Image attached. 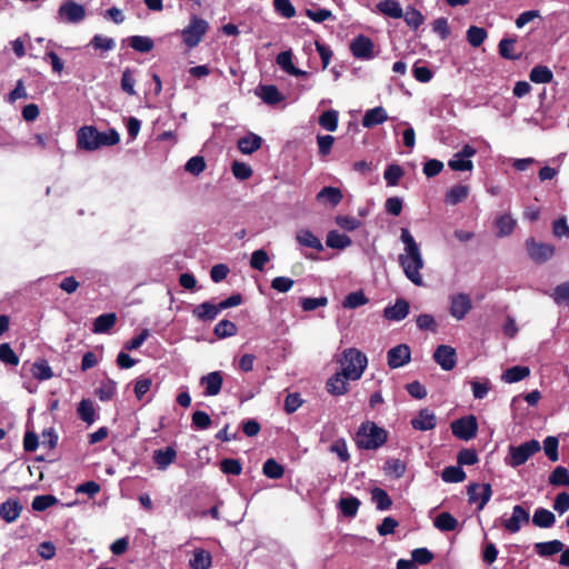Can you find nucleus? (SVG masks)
<instances>
[{"label": "nucleus", "instance_id": "17", "mask_svg": "<svg viewBox=\"0 0 569 569\" xmlns=\"http://www.w3.org/2000/svg\"><path fill=\"white\" fill-rule=\"evenodd\" d=\"M223 378L220 371H212L200 378V385L204 388L203 395L207 397L217 396L222 387Z\"/></svg>", "mask_w": 569, "mask_h": 569}, {"label": "nucleus", "instance_id": "49", "mask_svg": "<svg viewBox=\"0 0 569 569\" xmlns=\"http://www.w3.org/2000/svg\"><path fill=\"white\" fill-rule=\"evenodd\" d=\"M548 481L551 486H569V471L562 466H558L549 475Z\"/></svg>", "mask_w": 569, "mask_h": 569}, {"label": "nucleus", "instance_id": "4", "mask_svg": "<svg viewBox=\"0 0 569 569\" xmlns=\"http://www.w3.org/2000/svg\"><path fill=\"white\" fill-rule=\"evenodd\" d=\"M341 372L349 380H358L365 372L368 360L365 353L356 348L346 349L339 361Z\"/></svg>", "mask_w": 569, "mask_h": 569}, {"label": "nucleus", "instance_id": "25", "mask_svg": "<svg viewBox=\"0 0 569 569\" xmlns=\"http://www.w3.org/2000/svg\"><path fill=\"white\" fill-rule=\"evenodd\" d=\"M22 511V506L18 500L9 499L0 505V517L6 522L16 521Z\"/></svg>", "mask_w": 569, "mask_h": 569}, {"label": "nucleus", "instance_id": "7", "mask_svg": "<svg viewBox=\"0 0 569 569\" xmlns=\"http://www.w3.org/2000/svg\"><path fill=\"white\" fill-rule=\"evenodd\" d=\"M87 17V10L84 6L68 0L63 2L57 12V20L62 23L78 24L82 22Z\"/></svg>", "mask_w": 569, "mask_h": 569}, {"label": "nucleus", "instance_id": "47", "mask_svg": "<svg viewBox=\"0 0 569 569\" xmlns=\"http://www.w3.org/2000/svg\"><path fill=\"white\" fill-rule=\"evenodd\" d=\"M339 113L336 110H327L319 117V124L327 131H336L338 128Z\"/></svg>", "mask_w": 569, "mask_h": 569}, {"label": "nucleus", "instance_id": "20", "mask_svg": "<svg viewBox=\"0 0 569 569\" xmlns=\"http://www.w3.org/2000/svg\"><path fill=\"white\" fill-rule=\"evenodd\" d=\"M152 458L159 470H166L177 459V451L173 447L157 449Z\"/></svg>", "mask_w": 569, "mask_h": 569}, {"label": "nucleus", "instance_id": "42", "mask_svg": "<svg viewBox=\"0 0 569 569\" xmlns=\"http://www.w3.org/2000/svg\"><path fill=\"white\" fill-rule=\"evenodd\" d=\"M78 415L79 417L87 422L88 425H92L96 420V410L93 402L89 399H82L78 405Z\"/></svg>", "mask_w": 569, "mask_h": 569}, {"label": "nucleus", "instance_id": "16", "mask_svg": "<svg viewBox=\"0 0 569 569\" xmlns=\"http://www.w3.org/2000/svg\"><path fill=\"white\" fill-rule=\"evenodd\" d=\"M387 358L391 369L401 368L411 359L410 348L407 345H398L388 351Z\"/></svg>", "mask_w": 569, "mask_h": 569}, {"label": "nucleus", "instance_id": "21", "mask_svg": "<svg viewBox=\"0 0 569 569\" xmlns=\"http://www.w3.org/2000/svg\"><path fill=\"white\" fill-rule=\"evenodd\" d=\"M256 94L264 103L270 106H274L284 99L283 94L278 90V88L272 84L260 86L257 89Z\"/></svg>", "mask_w": 569, "mask_h": 569}, {"label": "nucleus", "instance_id": "15", "mask_svg": "<svg viewBox=\"0 0 569 569\" xmlns=\"http://www.w3.org/2000/svg\"><path fill=\"white\" fill-rule=\"evenodd\" d=\"M530 521L529 511L522 506L517 505L512 508L511 517L502 522L505 529L511 533H516L521 529L522 525H527Z\"/></svg>", "mask_w": 569, "mask_h": 569}, {"label": "nucleus", "instance_id": "32", "mask_svg": "<svg viewBox=\"0 0 569 569\" xmlns=\"http://www.w3.org/2000/svg\"><path fill=\"white\" fill-rule=\"evenodd\" d=\"M262 144L261 137L249 133L238 140V148L244 154H251L258 149H260Z\"/></svg>", "mask_w": 569, "mask_h": 569}, {"label": "nucleus", "instance_id": "12", "mask_svg": "<svg viewBox=\"0 0 569 569\" xmlns=\"http://www.w3.org/2000/svg\"><path fill=\"white\" fill-rule=\"evenodd\" d=\"M449 300V312L457 320H462L472 308L471 299L466 293L452 295Z\"/></svg>", "mask_w": 569, "mask_h": 569}, {"label": "nucleus", "instance_id": "13", "mask_svg": "<svg viewBox=\"0 0 569 569\" xmlns=\"http://www.w3.org/2000/svg\"><path fill=\"white\" fill-rule=\"evenodd\" d=\"M467 492L470 503L479 502L478 510H482L492 496V489L489 483H471L468 486Z\"/></svg>", "mask_w": 569, "mask_h": 569}, {"label": "nucleus", "instance_id": "53", "mask_svg": "<svg viewBox=\"0 0 569 569\" xmlns=\"http://www.w3.org/2000/svg\"><path fill=\"white\" fill-rule=\"evenodd\" d=\"M32 376L38 380H48L52 378L53 372L46 360H38L32 365Z\"/></svg>", "mask_w": 569, "mask_h": 569}, {"label": "nucleus", "instance_id": "2", "mask_svg": "<svg viewBox=\"0 0 569 569\" xmlns=\"http://www.w3.org/2000/svg\"><path fill=\"white\" fill-rule=\"evenodd\" d=\"M120 136L114 129L98 131L96 127L83 126L77 132V146L81 150L94 151L119 143Z\"/></svg>", "mask_w": 569, "mask_h": 569}, {"label": "nucleus", "instance_id": "41", "mask_svg": "<svg viewBox=\"0 0 569 569\" xmlns=\"http://www.w3.org/2000/svg\"><path fill=\"white\" fill-rule=\"evenodd\" d=\"M516 223H517L516 220L509 213H503V214L499 216L496 220L498 236L499 237L509 236L513 231Z\"/></svg>", "mask_w": 569, "mask_h": 569}, {"label": "nucleus", "instance_id": "36", "mask_svg": "<svg viewBox=\"0 0 569 569\" xmlns=\"http://www.w3.org/2000/svg\"><path fill=\"white\" fill-rule=\"evenodd\" d=\"M469 187L466 184H456L451 187L445 197V201L450 206H456L469 196Z\"/></svg>", "mask_w": 569, "mask_h": 569}, {"label": "nucleus", "instance_id": "6", "mask_svg": "<svg viewBox=\"0 0 569 569\" xmlns=\"http://www.w3.org/2000/svg\"><path fill=\"white\" fill-rule=\"evenodd\" d=\"M208 28L209 24L204 19L192 16L189 24L180 31L183 43L190 49L197 47Z\"/></svg>", "mask_w": 569, "mask_h": 569}, {"label": "nucleus", "instance_id": "62", "mask_svg": "<svg viewBox=\"0 0 569 569\" xmlns=\"http://www.w3.org/2000/svg\"><path fill=\"white\" fill-rule=\"evenodd\" d=\"M0 361L11 366L19 365V357L7 342L0 345Z\"/></svg>", "mask_w": 569, "mask_h": 569}, {"label": "nucleus", "instance_id": "50", "mask_svg": "<svg viewBox=\"0 0 569 569\" xmlns=\"http://www.w3.org/2000/svg\"><path fill=\"white\" fill-rule=\"evenodd\" d=\"M360 501L356 497L341 498L339 508L343 516L352 518L357 515Z\"/></svg>", "mask_w": 569, "mask_h": 569}, {"label": "nucleus", "instance_id": "24", "mask_svg": "<svg viewBox=\"0 0 569 569\" xmlns=\"http://www.w3.org/2000/svg\"><path fill=\"white\" fill-rule=\"evenodd\" d=\"M388 119L387 111L382 107H375L366 111L361 124L365 128H372L383 123Z\"/></svg>", "mask_w": 569, "mask_h": 569}, {"label": "nucleus", "instance_id": "1", "mask_svg": "<svg viewBox=\"0 0 569 569\" xmlns=\"http://www.w3.org/2000/svg\"><path fill=\"white\" fill-rule=\"evenodd\" d=\"M400 240L403 243V252L399 254V263L405 276L416 286H423L420 271L425 267V260L419 243L407 228H401Z\"/></svg>", "mask_w": 569, "mask_h": 569}, {"label": "nucleus", "instance_id": "34", "mask_svg": "<svg viewBox=\"0 0 569 569\" xmlns=\"http://www.w3.org/2000/svg\"><path fill=\"white\" fill-rule=\"evenodd\" d=\"M530 375L529 367L526 366H513L505 370L501 376V380L506 383H516L523 380Z\"/></svg>", "mask_w": 569, "mask_h": 569}, {"label": "nucleus", "instance_id": "58", "mask_svg": "<svg viewBox=\"0 0 569 569\" xmlns=\"http://www.w3.org/2000/svg\"><path fill=\"white\" fill-rule=\"evenodd\" d=\"M368 302L367 297L363 295L362 291H355L349 293L343 302L342 306L347 309H356L358 307H361Z\"/></svg>", "mask_w": 569, "mask_h": 569}, {"label": "nucleus", "instance_id": "61", "mask_svg": "<svg viewBox=\"0 0 569 569\" xmlns=\"http://www.w3.org/2000/svg\"><path fill=\"white\" fill-rule=\"evenodd\" d=\"M136 79L133 76V70L130 68H126L121 76V89L128 93L129 96H134L137 92L134 90Z\"/></svg>", "mask_w": 569, "mask_h": 569}, {"label": "nucleus", "instance_id": "45", "mask_svg": "<svg viewBox=\"0 0 569 569\" xmlns=\"http://www.w3.org/2000/svg\"><path fill=\"white\" fill-rule=\"evenodd\" d=\"M529 78L535 83H549L552 78V71L546 66H536L531 69Z\"/></svg>", "mask_w": 569, "mask_h": 569}, {"label": "nucleus", "instance_id": "9", "mask_svg": "<svg viewBox=\"0 0 569 569\" xmlns=\"http://www.w3.org/2000/svg\"><path fill=\"white\" fill-rule=\"evenodd\" d=\"M526 248L529 257L537 263H543L551 259L556 252L555 246L550 243L537 242L530 238L526 240Z\"/></svg>", "mask_w": 569, "mask_h": 569}, {"label": "nucleus", "instance_id": "63", "mask_svg": "<svg viewBox=\"0 0 569 569\" xmlns=\"http://www.w3.org/2000/svg\"><path fill=\"white\" fill-rule=\"evenodd\" d=\"M558 445L559 441L553 436L547 437L543 441L545 453L552 462H556L559 459Z\"/></svg>", "mask_w": 569, "mask_h": 569}, {"label": "nucleus", "instance_id": "59", "mask_svg": "<svg viewBox=\"0 0 569 569\" xmlns=\"http://www.w3.org/2000/svg\"><path fill=\"white\" fill-rule=\"evenodd\" d=\"M214 333L219 338L232 337L237 333V326L229 320H220L214 327Z\"/></svg>", "mask_w": 569, "mask_h": 569}, {"label": "nucleus", "instance_id": "26", "mask_svg": "<svg viewBox=\"0 0 569 569\" xmlns=\"http://www.w3.org/2000/svg\"><path fill=\"white\" fill-rule=\"evenodd\" d=\"M347 377L343 373L337 372L331 376L326 385L327 391L332 396H342L348 391Z\"/></svg>", "mask_w": 569, "mask_h": 569}, {"label": "nucleus", "instance_id": "3", "mask_svg": "<svg viewBox=\"0 0 569 569\" xmlns=\"http://www.w3.org/2000/svg\"><path fill=\"white\" fill-rule=\"evenodd\" d=\"M387 431L372 421L362 422L356 435L358 448L365 450H377L386 443Z\"/></svg>", "mask_w": 569, "mask_h": 569}, {"label": "nucleus", "instance_id": "33", "mask_svg": "<svg viewBox=\"0 0 569 569\" xmlns=\"http://www.w3.org/2000/svg\"><path fill=\"white\" fill-rule=\"evenodd\" d=\"M377 9L380 13L393 19H399L403 16V10L396 0H381L377 3Z\"/></svg>", "mask_w": 569, "mask_h": 569}, {"label": "nucleus", "instance_id": "19", "mask_svg": "<svg viewBox=\"0 0 569 569\" xmlns=\"http://www.w3.org/2000/svg\"><path fill=\"white\" fill-rule=\"evenodd\" d=\"M409 302L405 299H398L393 306L386 307L383 316L388 320L401 321L409 313Z\"/></svg>", "mask_w": 569, "mask_h": 569}, {"label": "nucleus", "instance_id": "46", "mask_svg": "<svg viewBox=\"0 0 569 569\" xmlns=\"http://www.w3.org/2000/svg\"><path fill=\"white\" fill-rule=\"evenodd\" d=\"M262 472L267 478L277 480L283 477L284 468L274 459H268L262 466Z\"/></svg>", "mask_w": 569, "mask_h": 569}, {"label": "nucleus", "instance_id": "52", "mask_svg": "<svg viewBox=\"0 0 569 569\" xmlns=\"http://www.w3.org/2000/svg\"><path fill=\"white\" fill-rule=\"evenodd\" d=\"M487 31L477 26H471L467 30V40L470 43V46L477 48L483 43V41L487 39Z\"/></svg>", "mask_w": 569, "mask_h": 569}, {"label": "nucleus", "instance_id": "14", "mask_svg": "<svg viewBox=\"0 0 569 569\" xmlns=\"http://www.w3.org/2000/svg\"><path fill=\"white\" fill-rule=\"evenodd\" d=\"M433 360L445 371H450L456 367L457 352L451 346L440 345L433 352Z\"/></svg>", "mask_w": 569, "mask_h": 569}, {"label": "nucleus", "instance_id": "48", "mask_svg": "<svg viewBox=\"0 0 569 569\" xmlns=\"http://www.w3.org/2000/svg\"><path fill=\"white\" fill-rule=\"evenodd\" d=\"M515 44L516 39L513 38L501 39L498 46L500 56L508 60L519 59L520 54L515 53Z\"/></svg>", "mask_w": 569, "mask_h": 569}, {"label": "nucleus", "instance_id": "57", "mask_svg": "<svg viewBox=\"0 0 569 569\" xmlns=\"http://www.w3.org/2000/svg\"><path fill=\"white\" fill-rule=\"evenodd\" d=\"M117 392V383L113 380H107L97 389L96 395L101 401H108L113 398Z\"/></svg>", "mask_w": 569, "mask_h": 569}, {"label": "nucleus", "instance_id": "38", "mask_svg": "<svg viewBox=\"0 0 569 569\" xmlns=\"http://www.w3.org/2000/svg\"><path fill=\"white\" fill-rule=\"evenodd\" d=\"M117 316L116 313H103L96 318L93 322L92 331L94 333H106L108 332L116 323Z\"/></svg>", "mask_w": 569, "mask_h": 569}, {"label": "nucleus", "instance_id": "60", "mask_svg": "<svg viewBox=\"0 0 569 569\" xmlns=\"http://www.w3.org/2000/svg\"><path fill=\"white\" fill-rule=\"evenodd\" d=\"M58 499L51 495L37 496L32 500V509L36 511H44L46 509L54 506Z\"/></svg>", "mask_w": 569, "mask_h": 569}, {"label": "nucleus", "instance_id": "5", "mask_svg": "<svg viewBox=\"0 0 569 569\" xmlns=\"http://www.w3.org/2000/svg\"><path fill=\"white\" fill-rule=\"evenodd\" d=\"M541 450L540 442L538 440H529L519 446H510L508 456L506 457V463L512 468H517L526 463L535 453Z\"/></svg>", "mask_w": 569, "mask_h": 569}, {"label": "nucleus", "instance_id": "51", "mask_svg": "<svg viewBox=\"0 0 569 569\" xmlns=\"http://www.w3.org/2000/svg\"><path fill=\"white\" fill-rule=\"evenodd\" d=\"M371 499L379 510H388L392 505L389 495L381 488H373L371 490Z\"/></svg>", "mask_w": 569, "mask_h": 569}, {"label": "nucleus", "instance_id": "22", "mask_svg": "<svg viewBox=\"0 0 569 569\" xmlns=\"http://www.w3.org/2000/svg\"><path fill=\"white\" fill-rule=\"evenodd\" d=\"M220 312H221V309H220L219 303L214 305L209 301L198 305L192 310L193 316L202 321H212L213 319L217 318V316Z\"/></svg>", "mask_w": 569, "mask_h": 569}, {"label": "nucleus", "instance_id": "31", "mask_svg": "<svg viewBox=\"0 0 569 569\" xmlns=\"http://www.w3.org/2000/svg\"><path fill=\"white\" fill-rule=\"evenodd\" d=\"M532 523L538 528H551L556 523V516L550 510L539 507L535 510Z\"/></svg>", "mask_w": 569, "mask_h": 569}, {"label": "nucleus", "instance_id": "54", "mask_svg": "<svg viewBox=\"0 0 569 569\" xmlns=\"http://www.w3.org/2000/svg\"><path fill=\"white\" fill-rule=\"evenodd\" d=\"M403 174L405 171L399 164H389L383 172V178L388 186L395 187L399 183Z\"/></svg>", "mask_w": 569, "mask_h": 569}, {"label": "nucleus", "instance_id": "29", "mask_svg": "<svg viewBox=\"0 0 569 569\" xmlns=\"http://www.w3.org/2000/svg\"><path fill=\"white\" fill-rule=\"evenodd\" d=\"M212 565V556L209 551L202 548L193 550L192 558L189 560L191 569H209Z\"/></svg>", "mask_w": 569, "mask_h": 569}, {"label": "nucleus", "instance_id": "27", "mask_svg": "<svg viewBox=\"0 0 569 569\" xmlns=\"http://www.w3.org/2000/svg\"><path fill=\"white\" fill-rule=\"evenodd\" d=\"M278 66L288 74L302 77L307 76V72L296 68L292 63V52L291 50L282 51L277 56L276 59Z\"/></svg>", "mask_w": 569, "mask_h": 569}, {"label": "nucleus", "instance_id": "8", "mask_svg": "<svg viewBox=\"0 0 569 569\" xmlns=\"http://www.w3.org/2000/svg\"><path fill=\"white\" fill-rule=\"evenodd\" d=\"M452 433L461 440L468 441L477 436L478 422L472 415L451 422Z\"/></svg>", "mask_w": 569, "mask_h": 569}, {"label": "nucleus", "instance_id": "23", "mask_svg": "<svg viewBox=\"0 0 569 569\" xmlns=\"http://www.w3.org/2000/svg\"><path fill=\"white\" fill-rule=\"evenodd\" d=\"M343 198V194L339 188L336 187H325L322 188L316 199L318 202L322 204H330L331 207L338 206Z\"/></svg>", "mask_w": 569, "mask_h": 569}, {"label": "nucleus", "instance_id": "37", "mask_svg": "<svg viewBox=\"0 0 569 569\" xmlns=\"http://www.w3.org/2000/svg\"><path fill=\"white\" fill-rule=\"evenodd\" d=\"M89 46L92 47L96 51H99L102 56L104 52L112 51L116 48V40L102 34H94L91 38Z\"/></svg>", "mask_w": 569, "mask_h": 569}, {"label": "nucleus", "instance_id": "39", "mask_svg": "<svg viewBox=\"0 0 569 569\" xmlns=\"http://www.w3.org/2000/svg\"><path fill=\"white\" fill-rule=\"evenodd\" d=\"M129 46L137 52L148 53L153 47L154 42L150 37L147 36H132L128 38Z\"/></svg>", "mask_w": 569, "mask_h": 569}, {"label": "nucleus", "instance_id": "18", "mask_svg": "<svg viewBox=\"0 0 569 569\" xmlns=\"http://www.w3.org/2000/svg\"><path fill=\"white\" fill-rule=\"evenodd\" d=\"M437 418L435 413L429 409H421L417 417L411 420L413 429L419 431H428L436 428Z\"/></svg>", "mask_w": 569, "mask_h": 569}, {"label": "nucleus", "instance_id": "64", "mask_svg": "<svg viewBox=\"0 0 569 569\" xmlns=\"http://www.w3.org/2000/svg\"><path fill=\"white\" fill-rule=\"evenodd\" d=\"M273 7L283 18L290 19L296 16V9L290 0H273Z\"/></svg>", "mask_w": 569, "mask_h": 569}, {"label": "nucleus", "instance_id": "30", "mask_svg": "<svg viewBox=\"0 0 569 569\" xmlns=\"http://www.w3.org/2000/svg\"><path fill=\"white\" fill-rule=\"evenodd\" d=\"M563 547L565 545L562 543V541L555 539L545 542H537L535 543L533 549L537 555L547 558L556 553H559L560 551H562Z\"/></svg>", "mask_w": 569, "mask_h": 569}, {"label": "nucleus", "instance_id": "28", "mask_svg": "<svg viewBox=\"0 0 569 569\" xmlns=\"http://www.w3.org/2000/svg\"><path fill=\"white\" fill-rule=\"evenodd\" d=\"M296 240L302 247L311 248L317 251L323 250L321 240L315 236L309 229H300L296 233Z\"/></svg>", "mask_w": 569, "mask_h": 569}, {"label": "nucleus", "instance_id": "40", "mask_svg": "<svg viewBox=\"0 0 569 569\" xmlns=\"http://www.w3.org/2000/svg\"><path fill=\"white\" fill-rule=\"evenodd\" d=\"M433 525L438 530L448 532L458 527V520L449 512H441L436 517Z\"/></svg>", "mask_w": 569, "mask_h": 569}, {"label": "nucleus", "instance_id": "44", "mask_svg": "<svg viewBox=\"0 0 569 569\" xmlns=\"http://www.w3.org/2000/svg\"><path fill=\"white\" fill-rule=\"evenodd\" d=\"M550 297L556 305L569 308V281L556 286Z\"/></svg>", "mask_w": 569, "mask_h": 569}, {"label": "nucleus", "instance_id": "35", "mask_svg": "<svg viewBox=\"0 0 569 569\" xmlns=\"http://www.w3.org/2000/svg\"><path fill=\"white\" fill-rule=\"evenodd\" d=\"M352 243L351 238L347 234L340 233L337 230H331L327 234L326 244L332 249L343 250Z\"/></svg>", "mask_w": 569, "mask_h": 569}, {"label": "nucleus", "instance_id": "11", "mask_svg": "<svg viewBox=\"0 0 569 569\" xmlns=\"http://www.w3.org/2000/svg\"><path fill=\"white\" fill-rule=\"evenodd\" d=\"M350 51L356 59L371 60L375 57V44L370 38L359 34L351 40Z\"/></svg>", "mask_w": 569, "mask_h": 569}, {"label": "nucleus", "instance_id": "56", "mask_svg": "<svg viewBox=\"0 0 569 569\" xmlns=\"http://www.w3.org/2000/svg\"><path fill=\"white\" fill-rule=\"evenodd\" d=\"M402 17L405 18L407 26L415 30L425 21L422 13L412 7H408Z\"/></svg>", "mask_w": 569, "mask_h": 569}, {"label": "nucleus", "instance_id": "55", "mask_svg": "<svg viewBox=\"0 0 569 569\" xmlns=\"http://www.w3.org/2000/svg\"><path fill=\"white\" fill-rule=\"evenodd\" d=\"M206 160L202 156L191 157L184 164V170L192 174L199 176L206 170Z\"/></svg>", "mask_w": 569, "mask_h": 569}, {"label": "nucleus", "instance_id": "10", "mask_svg": "<svg viewBox=\"0 0 569 569\" xmlns=\"http://www.w3.org/2000/svg\"><path fill=\"white\" fill-rule=\"evenodd\" d=\"M476 153L477 150L472 146L465 144L462 149L456 152L448 161V166L453 171H471L473 169V163L470 158Z\"/></svg>", "mask_w": 569, "mask_h": 569}, {"label": "nucleus", "instance_id": "43", "mask_svg": "<svg viewBox=\"0 0 569 569\" xmlns=\"http://www.w3.org/2000/svg\"><path fill=\"white\" fill-rule=\"evenodd\" d=\"M441 479L448 483L462 482L466 479V472L460 466H449L442 470Z\"/></svg>", "mask_w": 569, "mask_h": 569}]
</instances>
